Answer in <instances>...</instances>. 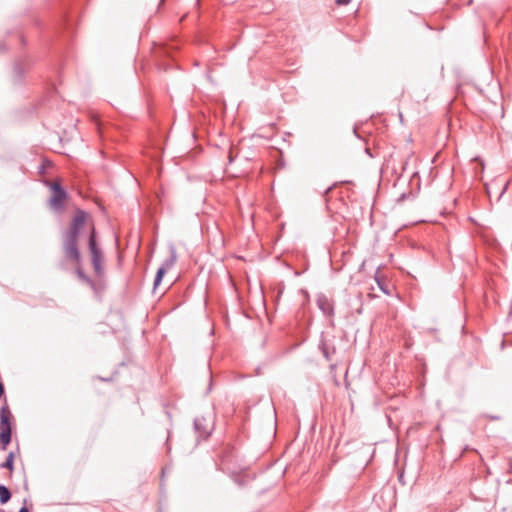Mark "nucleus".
I'll use <instances>...</instances> for the list:
<instances>
[{
  "instance_id": "nucleus-19",
  "label": "nucleus",
  "mask_w": 512,
  "mask_h": 512,
  "mask_svg": "<svg viewBox=\"0 0 512 512\" xmlns=\"http://www.w3.org/2000/svg\"><path fill=\"white\" fill-rule=\"evenodd\" d=\"M323 354L328 359V352L325 349H323Z\"/></svg>"
},
{
  "instance_id": "nucleus-5",
  "label": "nucleus",
  "mask_w": 512,
  "mask_h": 512,
  "mask_svg": "<svg viewBox=\"0 0 512 512\" xmlns=\"http://www.w3.org/2000/svg\"><path fill=\"white\" fill-rule=\"evenodd\" d=\"M52 196L49 199V204L54 210H61L64 207V201L67 197L66 191L59 183L51 184Z\"/></svg>"
},
{
  "instance_id": "nucleus-17",
  "label": "nucleus",
  "mask_w": 512,
  "mask_h": 512,
  "mask_svg": "<svg viewBox=\"0 0 512 512\" xmlns=\"http://www.w3.org/2000/svg\"><path fill=\"white\" fill-rule=\"evenodd\" d=\"M487 418H489L490 420H499L500 417L499 416H486Z\"/></svg>"
},
{
  "instance_id": "nucleus-6",
  "label": "nucleus",
  "mask_w": 512,
  "mask_h": 512,
  "mask_svg": "<svg viewBox=\"0 0 512 512\" xmlns=\"http://www.w3.org/2000/svg\"><path fill=\"white\" fill-rule=\"evenodd\" d=\"M317 306L326 316L334 315L333 302L324 294H320L317 297Z\"/></svg>"
},
{
  "instance_id": "nucleus-9",
  "label": "nucleus",
  "mask_w": 512,
  "mask_h": 512,
  "mask_svg": "<svg viewBox=\"0 0 512 512\" xmlns=\"http://www.w3.org/2000/svg\"><path fill=\"white\" fill-rule=\"evenodd\" d=\"M166 272L167 271L164 268H162L161 266L159 267L154 279V289H156L157 286L161 283L162 278L166 274Z\"/></svg>"
},
{
  "instance_id": "nucleus-10",
  "label": "nucleus",
  "mask_w": 512,
  "mask_h": 512,
  "mask_svg": "<svg viewBox=\"0 0 512 512\" xmlns=\"http://www.w3.org/2000/svg\"><path fill=\"white\" fill-rule=\"evenodd\" d=\"M13 461H14V455L12 452L9 453L6 460L0 465L1 468H6L9 470L13 469Z\"/></svg>"
},
{
  "instance_id": "nucleus-12",
  "label": "nucleus",
  "mask_w": 512,
  "mask_h": 512,
  "mask_svg": "<svg viewBox=\"0 0 512 512\" xmlns=\"http://www.w3.org/2000/svg\"><path fill=\"white\" fill-rule=\"evenodd\" d=\"M77 274H78V276H79L81 279H83L84 281H86V282H88V283H90V284L92 283V281L90 280V278H89V277H87V276L83 273V271H82L81 269H78V270H77Z\"/></svg>"
},
{
  "instance_id": "nucleus-20",
  "label": "nucleus",
  "mask_w": 512,
  "mask_h": 512,
  "mask_svg": "<svg viewBox=\"0 0 512 512\" xmlns=\"http://www.w3.org/2000/svg\"><path fill=\"white\" fill-rule=\"evenodd\" d=\"M4 49H5L4 45L0 43V51H2Z\"/></svg>"
},
{
  "instance_id": "nucleus-11",
  "label": "nucleus",
  "mask_w": 512,
  "mask_h": 512,
  "mask_svg": "<svg viewBox=\"0 0 512 512\" xmlns=\"http://www.w3.org/2000/svg\"><path fill=\"white\" fill-rule=\"evenodd\" d=\"M24 72V66H15L14 73L17 78H20Z\"/></svg>"
},
{
  "instance_id": "nucleus-7",
  "label": "nucleus",
  "mask_w": 512,
  "mask_h": 512,
  "mask_svg": "<svg viewBox=\"0 0 512 512\" xmlns=\"http://www.w3.org/2000/svg\"><path fill=\"white\" fill-rule=\"evenodd\" d=\"M177 261V254L174 246L170 247V257L166 259L161 265L166 271H168Z\"/></svg>"
},
{
  "instance_id": "nucleus-2",
  "label": "nucleus",
  "mask_w": 512,
  "mask_h": 512,
  "mask_svg": "<svg viewBox=\"0 0 512 512\" xmlns=\"http://www.w3.org/2000/svg\"><path fill=\"white\" fill-rule=\"evenodd\" d=\"M88 248L91 254L92 266L94 268L95 274L97 276H101L104 272L102 267V250L97 244L96 240V230L92 225L88 237Z\"/></svg>"
},
{
  "instance_id": "nucleus-8",
  "label": "nucleus",
  "mask_w": 512,
  "mask_h": 512,
  "mask_svg": "<svg viewBox=\"0 0 512 512\" xmlns=\"http://www.w3.org/2000/svg\"><path fill=\"white\" fill-rule=\"evenodd\" d=\"M10 498H11L10 490L6 486L0 484V503L6 504L10 500Z\"/></svg>"
},
{
  "instance_id": "nucleus-21",
  "label": "nucleus",
  "mask_w": 512,
  "mask_h": 512,
  "mask_svg": "<svg viewBox=\"0 0 512 512\" xmlns=\"http://www.w3.org/2000/svg\"><path fill=\"white\" fill-rule=\"evenodd\" d=\"M331 189L332 187L327 188L326 193H328Z\"/></svg>"
},
{
  "instance_id": "nucleus-1",
  "label": "nucleus",
  "mask_w": 512,
  "mask_h": 512,
  "mask_svg": "<svg viewBox=\"0 0 512 512\" xmlns=\"http://www.w3.org/2000/svg\"><path fill=\"white\" fill-rule=\"evenodd\" d=\"M87 219V213L83 210H77L70 226L62 234L63 253L65 259L73 264H79L81 253L78 248V239Z\"/></svg>"
},
{
  "instance_id": "nucleus-14",
  "label": "nucleus",
  "mask_w": 512,
  "mask_h": 512,
  "mask_svg": "<svg viewBox=\"0 0 512 512\" xmlns=\"http://www.w3.org/2000/svg\"><path fill=\"white\" fill-rule=\"evenodd\" d=\"M351 0H336V4L337 5H347L348 3H350Z\"/></svg>"
},
{
  "instance_id": "nucleus-15",
  "label": "nucleus",
  "mask_w": 512,
  "mask_h": 512,
  "mask_svg": "<svg viewBox=\"0 0 512 512\" xmlns=\"http://www.w3.org/2000/svg\"><path fill=\"white\" fill-rule=\"evenodd\" d=\"M377 282H378V284H379L380 289H381L384 293L388 294L389 292L384 288V285H382L379 281H377Z\"/></svg>"
},
{
  "instance_id": "nucleus-13",
  "label": "nucleus",
  "mask_w": 512,
  "mask_h": 512,
  "mask_svg": "<svg viewBox=\"0 0 512 512\" xmlns=\"http://www.w3.org/2000/svg\"><path fill=\"white\" fill-rule=\"evenodd\" d=\"M508 184H509V183H508L507 181L503 183V186H502V189H501V192H500L499 198H501V197H502V195H503V194L505 193V191L507 190Z\"/></svg>"
},
{
  "instance_id": "nucleus-4",
  "label": "nucleus",
  "mask_w": 512,
  "mask_h": 512,
  "mask_svg": "<svg viewBox=\"0 0 512 512\" xmlns=\"http://www.w3.org/2000/svg\"><path fill=\"white\" fill-rule=\"evenodd\" d=\"M11 412L8 406H3L0 412V442L1 448L5 450L11 442Z\"/></svg>"
},
{
  "instance_id": "nucleus-18",
  "label": "nucleus",
  "mask_w": 512,
  "mask_h": 512,
  "mask_svg": "<svg viewBox=\"0 0 512 512\" xmlns=\"http://www.w3.org/2000/svg\"><path fill=\"white\" fill-rule=\"evenodd\" d=\"M18 512H29V510L26 506H23L20 508V510Z\"/></svg>"
},
{
  "instance_id": "nucleus-3",
  "label": "nucleus",
  "mask_w": 512,
  "mask_h": 512,
  "mask_svg": "<svg viewBox=\"0 0 512 512\" xmlns=\"http://www.w3.org/2000/svg\"><path fill=\"white\" fill-rule=\"evenodd\" d=\"M214 425V414L211 411L194 419V430L198 437L202 439H206L211 435Z\"/></svg>"
},
{
  "instance_id": "nucleus-16",
  "label": "nucleus",
  "mask_w": 512,
  "mask_h": 512,
  "mask_svg": "<svg viewBox=\"0 0 512 512\" xmlns=\"http://www.w3.org/2000/svg\"><path fill=\"white\" fill-rule=\"evenodd\" d=\"M4 394V385L0 382V397Z\"/></svg>"
}]
</instances>
